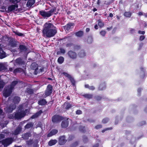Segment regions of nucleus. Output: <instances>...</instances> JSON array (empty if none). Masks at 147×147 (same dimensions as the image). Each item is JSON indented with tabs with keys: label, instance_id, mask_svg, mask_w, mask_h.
Returning a JSON list of instances; mask_svg holds the SVG:
<instances>
[{
	"label": "nucleus",
	"instance_id": "09e8293b",
	"mask_svg": "<svg viewBox=\"0 0 147 147\" xmlns=\"http://www.w3.org/2000/svg\"><path fill=\"white\" fill-rule=\"evenodd\" d=\"M144 38H145V37H144V36H140V40H142L144 39Z\"/></svg>",
	"mask_w": 147,
	"mask_h": 147
},
{
	"label": "nucleus",
	"instance_id": "a19ab883",
	"mask_svg": "<svg viewBox=\"0 0 147 147\" xmlns=\"http://www.w3.org/2000/svg\"><path fill=\"white\" fill-rule=\"evenodd\" d=\"M79 55L81 57H83L85 56V53L84 51H82L79 54Z\"/></svg>",
	"mask_w": 147,
	"mask_h": 147
},
{
	"label": "nucleus",
	"instance_id": "774afa93",
	"mask_svg": "<svg viewBox=\"0 0 147 147\" xmlns=\"http://www.w3.org/2000/svg\"><path fill=\"white\" fill-rule=\"evenodd\" d=\"M144 25L145 27H147V23H145L144 24Z\"/></svg>",
	"mask_w": 147,
	"mask_h": 147
},
{
	"label": "nucleus",
	"instance_id": "aec40b11",
	"mask_svg": "<svg viewBox=\"0 0 147 147\" xmlns=\"http://www.w3.org/2000/svg\"><path fill=\"white\" fill-rule=\"evenodd\" d=\"M22 128L21 127H19L17 128L16 130L14 131L13 134L15 135H17L19 134L20 132L21 131Z\"/></svg>",
	"mask_w": 147,
	"mask_h": 147
},
{
	"label": "nucleus",
	"instance_id": "052dcab7",
	"mask_svg": "<svg viewBox=\"0 0 147 147\" xmlns=\"http://www.w3.org/2000/svg\"><path fill=\"white\" fill-rule=\"evenodd\" d=\"M141 91V88H139L138 89V92H140Z\"/></svg>",
	"mask_w": 147,
	"mask_h": 147
},
{
	"label": "nucleus",
	"instance_id": "e2e57ef3",
	"mask_svg": "<svg viewBox=\"0 0 147 147\" xmlns=\"http://www.w3.org/2000/svg\"><path fill=\"white\" fill-rule=\"evenodd\" d=\"M9 71H11L13 70V69L12 68H9Z\"/></svg>",
	"mask_w": 147,
	"mask_h": 147
},
{
	"label": "nucleus",
	"instance_id": "4be33fe9",
	"mask_svg": "<svg viewBox=\"0 0 147 147\" xmlns=\"http://www.w3.org/2000/svg\"><path fill=\"white\" fill-rule=\"evenodd\" d=\"M64 106L66 109H68L71 107V105L68 102H65L64 105Z\"/></svg>",
	"mask_w": 147,
	"mask_h": 147
},
{
	"label": "nucleus",
	"instance_id": "a211bd4d",
	"mask_svg": "<svg viewBox=\"0 0 147 147\" xmlns=\"http://www.w3.org/2000/svg\"><path fill=\"white\" fill-rule=\"evenodd\" d=\"M19 47L21 52H25L27 50L26 47L23 45H20Z\"/></svg>",
	"mask_w": 147,
	"mask_h": 147
},
{
	"label": "nucleus",
	"instance_id": "6e6d98bb",
	"mask_svg": "<svg viewBox=\"0 0 147 147\" xmlns=\"http://www.w3.org/2000/svg\"><path fill=\"white\" fill-rule=\"evenodd\" d=\"M9 117L10 118H11V119H13L14 118V117L13 116V115H10Z\"/></svg>",
	"mask_w": 147,
	"mask_h": 147
},
{
	"label": "nucleus",
	"instance_id": "ea45409f",
	"mask_svg": "<svg viewBox=\"0 0 147 147\" xmlns=\"http://www.w3.org/2000/svg\"><path fill=\"white\" fill-rule=\"evenodd\" d=\"M92 41V37H89L88 38L87 42L88 43H91Z\"/></svg>",
	"mask_w": 147,
	"mask_h": 147
},
{
	"label": "nucleus",
	"instance_id": "20e7f679",
	"mask_svg": "<svg viewBox=\"0 0 147 147\" xmlns=\"http://www.w3.org/2000/svg\"><path fill=\"white\" fill-rule=\"evenodd\" d=\"M26 113L24 111L22 110V108H20L14 115V117L16 119H19L24 117Z\"/></svg>",
	"mask_w": 147,
	"mask_h": 147
},
{
	"label": "nucleus",
	"instance_id": "7ed1b4c3",
	"mask_svg": "<svg viewBox=\"0 0 147 147\" xmlns=\"http://www.w3.org/2000/svg\"><path fill=\"white\" fill-rule=\"evenodd\" d=\"M56 8L54 7L48 11H46L45 10L40 11L39 13L44 18H47L52 16L53 13L56 11Z\"/></svg>",
	"mask_w": 147,
	"mask_h": 147
},
{
	"label": "nucleus",
	"instance_id": "603ef678",
	"mask_svg": "<svg viewBox=\"0 0 147 147\" xmlns=\"http://www.w3.org/2000/svg\"><path fill=\"white\" fill-rule=\"evenodd\" d=\"M101 127V126L100 125H98L95 127V128L97 129H98L99 128H100Z\"/></svg>",
	"mask_w": 147,
	"mask_h": 147
},
{
	"label": "nucleus",
	"instance_id": "a878e982",
	"mask_svg": "<svg viewBox=\"0 0 147 147\" xmlns=\"http://www.w3.org/2000/svg\"><path fill=\"white\" fill-rule=\"evenodd\" d=\"M42 112L41 111H39V112L36 113V114L32 115L31 118L34 119L37 117Z\"/></svg>",
	"mask_w": 147,
	"mask_h": 147
},
{
	"label": "nucleus",
	"instance_id": "c756f323",
	"mask_svg": "<svg viewBox=\"0 0 147 147\" xmlns=\"http://www.w3.org/2000/svg\"><path fill=\"white\" fill-rule=\"evenodd\" d=\"M64 61V58L62 57H59L58 59V62L60 64L62 63Z\"/></svg>",
	"mask_w": 147,
	"mask_h": 147
},
{
	"label": "nucleus",
	"instance_id": "4d7b16f0",
	"mask_svg": "<svg viewBox=\"0 0 147 147\" xmlns=\"http://www.w3.org/2000/svg\"><path fill=\"white\" fill-rule=\"evenodd\" d=\"M90 29L89 28H87L86 29V31L87 32H88L90 31Z\"/></svg>",
	"mask_w": 147,
	"mask_h": 147
},
{
	"label": "nucleus",
	"instance_id": "f8f14e48",
	"mask_svg": "<svg viewBox=\"0 0 147 147\" xmlns=\"http://www.w3.org/2000/svg\"><path fill=\"white\" fill-rule=\"evenodd\" d=\"M66 142V141L65 139V136H61L59 138V142L60 145L64 144Z\"/></svg>",
	"mask_w": 147,
	"mask_h": 147
},
{
	"label": "nucleus",
	"instance_id": "338daca9",
	"mask_svg": "<svg viewBox=\"0 0 147 147\" xmlns=\"http://www.w3.org/2000/svg\"><path fill=\"white\" fill-rule=\"evenodd\" d=\"M3 113L2 110L0 109V114H2Z\"/></svg>",
	"mask_w": 147,
	"mask_h": 147
},
{
	"label": "nucleus",
	"instance_id": "f3484780",
	"mask_svg": "<svg viewBox=\"0 0 147 147\" xmlns=\"http://www.w3.org/2000/svg\"><path fill=\"white\" fill-rule=\"evenodd\" d=\"M58 132V131L56 129L52 130L50 133L48 134L47 136L49 137H51L53 135L56 134Z\"/></svg>",
	"mask_w": 147,
	"mask_h": 147
},
{
	"label": "nucleus",
	"instance_id": "4468645a",
	"mask_svg": "<svg viewBox=\"0 0 147 147\" xmlns=\"http://www.w3.org/2000/svg\"><path fill=\"white\" fill-rule=\"evenodd\" d=\"M6 53L2 49H0V58L3 59L6 57Z\"/></svg>",
	"mask_w": 147,
	"mask_h": 147
},
{
	"label": "nucleus",
	"instance_id": "c03bdc74",
	"mask_svg": "<svg viewBox=\"0 0 147 147\" xmlns=\"http://www.w3.org/2000/svg\"><path fill=\"white\" fill-rule=\"evenodd\" d=\"M108 121V119H104L102 121V122L103 123H107V121Z\"/></svg>",
	"mask_w": 147,
	"mask_h": 147
},
{
	"label": "nucleus",
	"instance_id": "2eb2a0df",
	"mask_svg": "<svg viewBox=\"0 0 147 147\" xmlns=\"http://www.w3.org/2000/svg\"><path fill=\"white\" fill-rule=\"evenodd\" d=\"M14 65H21L23 63V62L21 58H18L16 59L15 61Z\"/></svg>",
	"mask_w": 147,
	"mask_h": 147
},
{
	"label": "nucleus",
	"instance_id": "680f3d73",
	"mask_svg": "<svg viewBox=\"0 0 147 147\" xmlns=\"http://www.w3.org/2000/svg\"><path fill=\"white\" fill-rule=\"evenodd\" d=\"M130 31L131 32L133 33V32L134 31V30L133 29H131V30Z\"/></svg>",
	"mask_w": 147,
	"mask_h": 147
},
{
	"label": "nucleus",
	"instance_id": "c9c22d12",
	"mask_svg": "<svg viewBox=\"0 0 147 147\" xmlns=\"http://www.w3.org/2000/svg\"><path fill=\"white\" fill-rule=\"evenodd\" d=\"M125 16L127 17H130L131 15V13L129 12H125L124 14Z\"/></svg>",
	"mask_w": 147,
	"mask_h": 147
},
{
	"label": "nucleus",
	"instance_id": "13d9d810",
	"mask_svg": "<svg viewBox=\"0 0 147 147\" xmlns=\"http://www.w3.org/2000/svg\"><path fill=\"white\" fill-rule=\"evenodd\" d=\"M98 144H96L93 147H98Z\"/></svg>",
	"mask_w": 147,
	"mask_h": 147
},
{
	"label": "nucleus",
	"instance_id": "8fccbe9b",
	"mask_svg": "<svg viewBox=\"0 0 147 147\" xmlns=\"http://www.w3.org/2000/svg\"><path fill=\"white\" fill-rule=\"evenodd\" d=\"M5 135L3 134H0V140L4 138Z\"/></svg>",
	"mask_w": 147,
	"mask_h": 147
},
{
	"label": "nucleus",
	"instance_id": "dca6fc26",
	"mask_svg": "<svg viewBox=\"0 0 147 147\" xmlns=\"http://www.w3.org/2000/svg\"><path fill=\"white\" fill-rule=\"evenodd\" d=\"M68 119L65 121H63L61 123V126L62 127L65 128L67 127L68 125Z\"/></svg>",
	"mask_w": 147,
	"mask_h": 147
},
{
	"label": "nucleus",
	"instance_id": "5701e85b",
	"mask_svg": "<svg viewBox=\"0 0 147 147\" xmlns=\"http://www.w3.org/2000/svg\"><path fill=\"white\" fill-rule=\"evenodd\" d=\"M47 103L45 99H42L38 101V103L40 105H43L46 104Z\"/></svg>",
	"mask_w": 147,
	"mask_h": 147
},
{
	"label": "nucleus",
	"instance_id": "0e129e2a",
	"mask_svg": "<svg viewBox=\"0 0 147 147\" xmlns=\"http://www.w3.org/2000/svg\"><path fill=\"white\" fill-rule=\"evenodd\" d=\"M109 16L111 17H112L113 16V14L112 13H110L109 14Z\"/></svg>",
	"mask_w": 147,
	"mask_h": 147
},
{
	"label": "nucleus",
	"instance_id": "5fc2aeb1",
	"mask_svg": "<svg viewBox=\"0 0 147 147\" xmlns=\"http://www.w3.org/2000/svg\"><path fill=\"white\" fill-rule=\"evenodd\" d=\"M94 28L96 29H97L98 28V26L97 24H96L94 26Z\"/></svg>",
	"mask_w": 147,
	"mask_h": 147
},
{
	"label": "nucleus",
	"instance_id": "49530a36",
	"mask_svg": "<svg viewBox=\"0 0 147 147\" xmlns=\"http://www.w3.org/2000/svg\"><path fill=\"white\" fill-rule=\"evenodd\" d=\"M138 33L139 34H145V31H141L140 30H139L138 31Z\"/></svg>",
	"mask_w": 147,
	"mask_h": 147
},
{
	"label": "nucleus",
	"instance_id": "423d86ee",
	"mask_svg": "<svg viewBox=\"0 0 147 147\" xmlns=\"http://www.w3.org/2000/svg\"><path fill=\"white\" fill-rule=\"evenodd\" d=\"M62 119V117L58 115L54 116L52 118V121L54 123H57Z\"/></svg>",
	"mask_w": 147,
	"mask_h": 147
},
{
	"label": "nucleus",
	"instance_id": "b1692460",
	"mask_svg": "<svg viewBox=\"0 0 147 147\" xmlns=\"http://www.w3.org/2000/svg\"><path fill=\"white\" fill-rule=\"evenodd\" d=\"M20 100V98L18 96H16L15 97L13 100V102L14 104L18 103Z\"/></svg>",
	"mask_w": 147,
	"mask_h": 147
},
{
	"label": "nucleus",
	"instance_id": "c85d7f7f",
	"mask_svg": "<svg viewBox=\"0 0 147 147\" xmlns=\"http://www.w3.org/2000/svg\"><path fill=\"white\" fill-rule=\"evenodd\" d=\"M75 34L78 37H81L83 35V32L82 31H80L76 32Z\"/></svg>",
	"mask_w": 147,
	"mask_h": 147
},
{
	"label": "nucleus",
	"instance_id": "2f4dec72",
	"mask_svg": "<svg viewBox=\"0 0 147 147\" xmlns=\"http://www.w3.org/2000/svg\"><path fill=\"white\" fill-rule=\"evenodd\" d=\"M83 96L84 97L87 98L88 99H90L92 98V95L89 94H87L84 95Z\"/></svg>",
	"mask_w": 147,
	"mask_h": 147
},
{
	"label": "nucleus",
	"instance_id": "bf43d9fd",
	"mask_svg": "<svg viewBox=\"0 0 147 147\" xmlns=\"http://www.w3.org/2000/svg\"><path fill=\"white\" fill-rule=\"evenodd\" d=\"M89 87L90 86H89V85L88 84L86 85H85V87L86 88H89Z\"/></svg>",
	"mask_w": 147,
	"mask_h": 147
},
{
	"label": "nucleus",
	"instance_id": "e433bc0d",
	"mask_svg": "<svg viewBox=\"0 0 147 147\" xmlns=\"http://www.w3.org/2000/svg\"><path fill=\"white\" fill-rule=\"evenodd\" d=\"M31 67H32L33 69H35L38 67L37 65L35 63H33L31 65Z\"/></svg>",
	"mask_w": 147,
	"mask_h": 147
},
{
	"label": "nucleus",
	"instance_id": "de8ad7c7",
	"mask_svg": "<svg viewBox=\"0 0 147 147\" xmlns=\"http://www.w3.org/2000/svg\"><path fill=\"white\" fill-rule=\"evenodd\" d=\"M65 28L67 30H69L71 27L69 26H68V25L67 24L65 27Z\"/></svg>",
	"mask_w": 147,
	"mask_h": 147
},
{
	"label": "nucleus",
	"instance_id": "f704fd0d",
	"mask_svg": "<svg viewBox=\"0 0 147 147\" xmlns=\"http://www.w3.org/2000/svg\"><path fill=\"white\" fill-rule=\"evenodd\" d=\"M33 126V124L32 123H28L25 126V128L26 129L29 128L30 127H32Z\"/></svg>",
	"mask_w": 147,
	"mask_h": 147
},
{
	"label": "nucleus",
	"instance_id": "72a5a7b5",
	"mask_svg": "<svg viewBox=\"0 0 147 147\" xmlns=\"http://www.w3.org/2000/svg\"><path fill=\"white\" fill-rule=\"evenodd\" d=\"M98 25L100 28L103 27L104 26L103 23L100 20H98Z\"/></svg>",
	"mask_w": 147,
	"mask_h": 147
},
{
	"label": "nucleus",
	"instance_id": "0eeeda50",
	"mask_svg": "<svg viewBox=\"0 0 147 147\" xmlns=\"http://www.w3.org/2000/svg\"><path fill=\"white\" fill-rule=\"evenodd\" d=\"M52 87L50 85H49L45 91V94L46 96H49L52 92Z\"/></svg>",
	"mask_w": 147,
	"mask_h": 147
},
{
	"label": "nucleus",
	"instance_id": "6e6552de",
	"mask_svg": "<svg viewBox=\"0 0 147 147\" xmlns=\"http://www.w3.org/2000/svg\"><path fill=\"white\" fill-rule=\"evenodd\" d=\"M18 7V5L17 4H15L9 6L8 8V12H10L14 10H16Z\"/></svg>",
	"mask_w": 147,
	"mask_h": 147
},
{
	"label": "nucleus",
	"instance_id": "864d4df0",
	"mask_svg": "<svg viewBox=\"0 0 147 147\" xmlns=\"http://www.w3.org/2000/svg\"><path fill=\"white\" fill-rule=\"evenodd\" d=\"M138 15L139 16H142V15H143L144 14H143L142 12H139L138 13Z\"/></svg>",
	"mask_w": 147,
	"mask_h": 147
},
{
	"label": "nucleus",
	"instance_id": "9b49d317",
	"mask_svg": "<svg viewBox=\"0 0 147 147\" xmlns=\"http://www.w3.org/2000/svg\"><path fill=\"white\" fill-rule=\"evenodd\" d=\"M66 77H67L70 79L71 81L72 82V84L74 85L75 83V81L74 80L71 78V76L67 73L64 72L62 73Z\"/></svg>",
	"mask_w": 147,
	"mask_h": 147
},
{
	"label": "nucleus",
	"instance_id": "4c0bfd02",
	"mask_svg": "<svg viewBox=\"0 0 147 147\" xmlns=\"http://www.w3.org/2000/svg\"><path fill=\"white\" fill-rule=\"evenodd\" d=\"M21 0H9V2L11 3H13L16 4L20 1Z\"/></svg>",
	"mask_w": 147,
	"mask_h": 147
},
{
	"label": "nucleus",
	"instance_id": "39448f33",
	"mask_svg": "<svg viewBox=\"0 0 147 147\" xmlns=\"http://www.w3.org/2000/svg\"><path fill=\"white\" fill-rule=\"evenodd\" d=\"M13 140L12 138H8L0 141V144H2L4 146H7L11 144Z\"/></svg>",
	"mask_w": 147,
	"mask_h": 147
},
{
	"label": "nucleus",
	"instance_id": "473e14b6",
	"mask_svg": "<svg viewBox=\"0 0 147 147\" xmlns=\"http://www.w3.org/2000/svg\"><path fill=\"white\" fill-rule=\"evenodd\" d=\"M5 83L4 82L2 81H0V91L3 88L4 85Z\"/></svg>",
	"mask_w": 147,
	"mask_h": 147
},
{
	"label": "nucleus",
	"instance_id": "393cba45",
	"mask_svg": "<svg viewBox=\"0 0 147 147\" xmlns=\"http://www.w3.org/2000/svg\"><path fill=\"white\" fill-rule=\"evenodd\" d=\"M15 108L16 106L14 105H13L9 107L7 111L9 112H11L12 111L13 109H15Z\"/></svg>",
	"mask_w": 147,
	"mask_h": 147
},
{
	"label": "nucleus",
	"instance_id": "bb28decb",
	"mask_svg": "<svg viewBox=\"0 0 147 147\" xmlns=\"http://www.w3.org/2000/svg\"><path fill=\"white\" fill-rule=\"evenodd\" d=\"M106 87L105 84V83L100 84L99 89L100 90H102L105 88Z\"/></svg>",
	"mask_w": 147,
	"mask_h": 147
},
{
	"label": "nucleus",
	"instance_id": "7c9ffc66",
	"mask_svg": "<svg viewBox=\"0 0 147 147\" xmlns=\"http://www.w3.org/2000/svg\"><path fill=\"white\" fill-rule=\"evenodd\" d=\"M22 69L20 68H18L15 69L13 71L14 74H16L18 72H20L22 71Z\"/></svg>",
	"mask_w": 147,
	"mask_h": 147
},
{
	"label": "nucleus",
	"instance_id": "1a4fd4ad",
	"mask_svg": "<svg viewBox=\"0 0 147 147\" xmlns=\"http://www.w3.org/2000/svg\"><path fill=\"white\" fill-rule=\"evenodd\" d=\"M7 63H0V71L5 70L8 67Z\"/></svg>",
	"mask_w": 147,
	"mask_h": 147
},
{
	"label": "nucleus",
	"instance_id": "9d476101",
	"mask_svg": "<svg viewBox=\"0 0 147 147\" xmlns=\"http://www.w3.org/2000/svg\"><path fill=\"white\" fill-rule=\"evenodd\" d=\"M68 54L70 58L73 59H75L77 57L76 54L75 52L71 51H69Z\"/></svg>",
	"mask_w": 147,
	"mask_h": 147
},
{
	"label": "nucleus",
	"instance_id": "69168bd1",
	"mask_svg": "<svg viewBox=\"0 0 147 147\" xmlns=\"http://www.w3.org/2000/svg\"><path fill=\"white\" fill-rule=\"evenodd\" d=\"M143 15L146 18L147 17V13H144V14Z\"/></svg>",
	"mask_w": 147,
	"mask_h": 147
},
{
	"label": "nucleus",
	"instance_id": "58836bf2",
	"mask_svg": "<svg viewBox=\"0 0 147 147\" xmlns=\"http://www.w3.org/2000/svg\"><path fill=\"white\" fill-rule=\"evenodd\" d=\"M65 51L64 49L62 48H61L59 51H58L57 52V54H58L59 53V52L61 53L64 54L65 53Z\"/></svg>",
	"mask_w": 147,
	"mask_h": 147
},
{
	"label": "nucleus",
	"instance_id": "412c9836",
	"mask_svg": "<svg viewBox=\"0 0 147 147\" xmlns=\"http://www.w3.org/2000/svg\"><path fill=\"white\" fill-rule=\"evenodd\" d=\"M57 142V141L56 140H51L49 142V145L50 146H52L55 144Z\"/></svg>",
	"mask_w": 147,
	"mask_h": 147
},
{
	"label": "nucleus",
	"instance_id": "3c124183",
	"mask_svg": "<svg viewBox=\"0 0 147 147\" xmlns=\"http://www.w3.org/2000/svg\"><path fill=\"white\" fill-rule=\"evenodd\" d=\"M67 24L68 25V26H70V27H71L72 26H73L74 25V24L71 23H70L68 24Z\"/></svg>",
	"mask_w": 147,
	"mask_h": 147
},
{
	"label": "nucleus",
	"instance_id": "a18cd8bd",
	"mask_svg": "<svg viewBox=\"0 0 147 147\" xmlns=\"http://www.w3.org/2000/svg\"><path fill=\"white\" fill-rule=\"evenodd\" d=\"M89 89L90 90H94L95 89V88L93 86H90L89 87Z\"/></svg>",
	"mask_w": 147,
	"mask_h": 147
},
{
	"label": "nucleus",
	"instance_id": "f257e3e1",
	"mask_svg": "<svg viewBox=\"0 0 147 147\" xmlns=\"http://www.w3.org/2000/svg\"><path fill=\"white\" fill-rule=\"evenodd\" d=\"M56 33V28L52 23L47 22L44 25L42 30L43 35L44 36L47 37H53Z\"/></svg>",
	"mask_w": 147,
	"mask_h": 147
},
{
	"label": "nucleus",
	"instance_id": "ddd939ff",
	"mask_svg": "<svg viewBox=\"0 0 147 147\" xmlns=\"http://www.w3.org/2000/svg\"><path fill=\"white\" fill-rule=\"evenodd\" d=\"M25 1H28V0H25ZM35 3L34 0H28L26 5L28 7H31Z\"/></svg>",
	"mask_w": 147,
	"mask_h": 147
},
{
	"label": "nucleus",
	"instance_id": "79ce46f5",
	"mask_svg": "<svg viewBox=\"0 0 147 147\" xmlns=\"http://www.w3.org/2000/svg\"><path fill=\"white\" fill-rule=\"evenodd\" d=\"M100 33L101 35H102L103 36H104L106 34V32L105 31L102 30L101 31Z\"/></svg>",
	"mask_w": 147,
	"mask_h": 147
},
{
	"label": "nucleus",
	"instance_id": "6ab92c4d",
	"mask_svg": "<svg viewBox=\"0 0 147 147\" xmlns=\"http://www.w3.org/2000/svg\"><path fill=\"white\" fill-rule=\"evenodd\" d=\"M30 136V132H28L23 135H22V138L24 139L27 140Z\"/></svg>",
	"mask_w": 147,
	"mask_h": 147
},
{
	"label": "nucleus",
	"instance_id": "f03ea898",
	"mask_svg": "<svg viewBox=\"0 0 147 147\" xmlns=\"http://www.w3.org/2000/svg\"><path fill=\"white\" fill-rule=\"evenodd\" d=\"M17 81H14L12 82L10 86H8L5 88L3 92V95L5 97L8 96L12 92V90L14 88V86L17 84Z\"/></svg>",
	"mask_w": 147,
	"mask_h": 147
},
{
	"label": "nucleus",
	"instance_id": "cd10ccee",
	"mask_svg": "<svg viewBox=\"0 0 147 147\" xmlns=\"http://www.w3.org/2000/svg\"><path fill=\"white\" fill-rule=\"evenodd\" d=\"M13 33H14L16 34L19 36H24V34L20 33L18 31H13Z\"/></svg>",
	"mask_w": 147,
	"mask_h": 147
},
{
	"label": "nucleus",
	"instance_id": "37998d69",
	"mask_svg": "<svg viewBox=\"0 0 147 147\" xmlns=\"http://www.w3.org/2000/svg\"><path fill=\"white\" fill-rule=\"evenodd\" d=\"M76 114L79 115L82 114V112L81 110H79L76 111Z\"/></svg>",
	"mask_w": 147,
	"mask_h": 147
}]
</instances>
